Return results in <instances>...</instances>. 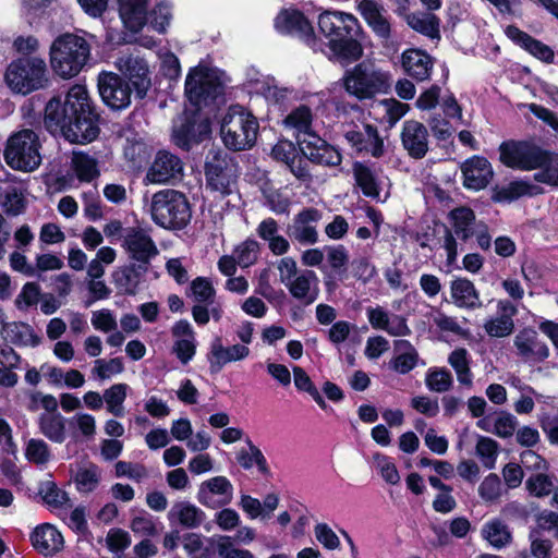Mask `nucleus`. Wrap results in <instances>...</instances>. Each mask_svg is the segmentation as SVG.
I'll return each mask as SVG.
<instances>
[{
    "mask_svg": "<svg viewBox=\"0 0 558 558\" xmlns=\"http://www.w3.org/2000/svg\"><path fill=\"white\" fill-rule=\"evenodd\" d=\"M323 36L328 40L329 58L341 63H351L363 54V48L355 36L360 31L357 19L342 11H325L317 21Z\"/></svg>",
    "mask_w": 558,
    "mask_h": 558,
    "instance_id": "nucleus-1",
    "label": "nucleus"
},
{
    "mask_svg": "<svg viewBox=\"0 0 558 558\" xmlns=\"http://www.w3.org/2000/svg\"><path fill=\"white\" fill-rule=\"evenodd\" d=\"M90 56L88 41L75 34L58 36L49 50L50 66L62 78L76 76L86 65Z\"/></svg>",
    "mask_w": 558,
    "mask_h": 558,
    "instance_id": "nucleus-2",
    "label": "nucleus"
},
{
    "mask_svg": "<svg viewBox=\"0 0 558 558\" xmlns=\"http://www.w3.org/2000/svg\"><path fill=\"white\" fill-rule=\"evenodd\" d=\"M258 129V121L253 113L240 105H234L229 107L221 120L220 136L227 148L240 151L254 146Z\"/></svg>",
    "mask_w": 558,
    "mask_h": 558,
    "instance_id": "nucleus-3",
    "label": "nucleus"
},
{
    "mask_svg": "<svg viewBox=\"0 0 558 558\" xmlns=\"http://www.w3.org/2000/svg\"><path fill=\"white\" fill-rule=\"evenodd\" d=\"M154 222L165 229L181 230L191 220V207L185 195L175 190L155 193L150 203Z\"/></svg>",
    "mask_w": 558,
    "mask_h": 558,
    "instance_id": "nucleus-4",
    "label": "nucleus"
},
{
    "mask_svg": "<svg viewBox=\"0 0 558 558\" xmlns=\"http://www.w3.org/2000/svg\"><path fill=\"white\" fill-rule=\"evenodd\" d=\"M38 135L28 129L13 133L4 149L5 162L15 170L31 172L41 163Z\"/></svg>",
    "mask_w": 558,
    "mask_h": 558,
    "instance_id": "nucleus-5",
    "label": "nucleus"
},
{
    "mask_svg": "<svg viewBox=\"0 0 558 558\" xmlns=\"http://www.w3.org/2000/svg\"><path fill=\"white\" fill-rule=\"evenodd\" d=\"M345 90L359 99L372 98L376 94L387 93L390 75L373 64L360 63L343 76Z\"/></svg>",
    "mask_w": 558,
    "mask_h": 558,
    "instance_id": "nucleus-6",
    "label": "nucleus"
},
{
    "mask_svg": "<svg viewBox=\"0 0 558 558\" xmlns=\"http://www.w3.org/2000/svg\"><path fill=\"white\" fill-rule=\"evenodd\" d=\"M46 63L43 59H19L10 63L5 82L14 93L27 95L44 86Z\"/></svg>",
    "mask_w": 558,
    "mask_h": 558,
    "instance_id": "nucleus-7",
    "label": "nucleus"
},
{
    "mask_svg": "<svg viewBox=\"0 0 558 558\" xmlns=\"http://www.w3.org/2000/svg\"><path fill=\"white\" fill-rule=\"evenodd\" d=\"M236 166L228 154L210 150L205 161L206 186L220 195H229L236 181Z\"/></svg>",
    "mask_w": 558,
    "mask_h": 558,
    "instance_id": "nucleus-8",
    "label": "nucleus"
},
{
    "mask_svg": "<svg viewBox=\"0 0 558 558\" xmlns=\"http://www.w3.org/2000/svg\"><path fill=\"white\" fill-rule=\"evenodd\" d=\"M222 73L203 64L191 69L185 80V95L191 104L201 106L208 98H214L221 87Z\"/></svg>",
    "mask_w": 558,
    "mask_h": 558,
    "instance_id": "nucleus-9",
    "label": "nucleus"
},
{
    "mask_svg": "<svg viewBox=\"0 0 558 558\" xmlns=\"http://www.w3.org/2000/svg\"><path fill=\"white\" fill-rule=\"evenodd\" d=\"M500 161L513 169L534 170L543 167L546 151L529 142H505L499 147Z\"/></svg>",
    "mask_w": 558,
    "mask_h": 558,
    "instance_id": "nucleus-10",
    "label": "nucleus"
},
{
    "mask_svg": "<svg viewBox=\"0 0 558 558\" xmlns=\"http://www.w3.org/2000/svg\"><path fill=\"white\" fill-rule=\"evenodd\" d=\"M275 28L280 34L298 37L314 50L322 48L311 22L299 10H281L275 19Z\"/></svg>",
    "mask_w": 558,
    "mask_h": 558,
    "instance_id": "nucleus-11",
    "label": "nucleus"
},
{
    "mask_svg": "<svg viewBox=\"0 0 558 558\" xmlns=\"http://www.w3.org/2000/svg\"><path fill=\"white\" fill-rule=\"evenodd\" d=\"M114 65L133 85L136 96L144 98L151 84L147 62L137 54L129 53L120 56Z\"/></svg>",
    "mask_w": 558,
    "mask_h": 558,
    "instance_id": "nucleus-12",
    "label": "nucleus"
},
{
    "mask_svg": "<svg viewBox=\"0 0 558 558\" xmlns=\"http://www.w3.org/2000/svg\"><path fill=\"white\" fill-rule=\"evenodd\" d=\"M98 89L104 102L112 109L121 110L131 104V89L116 73L99 74Z\"/></svg>",
    "mask_w": 558,
    "mask_h": 558,
    "instance_id": "nucleus-13",
    "label": "nucleus"
},
{
    "mask_svg": "<svg viewBox=\"0 0 558 558\" xmlns=\"http://www.w3.org/2000/svg\"><path fill=\"white\" fill-rule=\"evenodd\" d=\"M299 147L304 157L314 163L327 167H337L341 163L340 151L316 133L300 138Z\"/></svg>",
    "mask_w": 558,
    "mask_h": 558,
    "instance_id": "nucleus-14",
    "label": "nucleus"
},
{
    "mask_svg": "<svg viewBox=\"0 0 558 558\" xmlns=\"http://www.w3.org/2000/svg\"><path fill=\"white\" fill-rule=\"evenodd\" d=\"M182 173L183 162L181 159L167 150H160L147 170L145 182L165 184L180 179Z\"/></svg>",
    "mask_w": 558,
    "mask_h": 558,
    "instance_id": "nucleus-15",
    "label": "nucleus"
},
{
    "mask_svg": "<svg viewBox=\"0 0 558 558\" xmlns=\"http://www.w3.org/2000/svg\"><path fill=\"white\" fill-rule=\"evenodd\" d=\"M513 347L517 356L526 363H541L549 356L548 345L533 328L521 329L513 339Z\"/></svg>",
    "mask_w": 558,
    "mask_h": 558,
    "instance_id": "nucleus-16",
    "label": "nucleus"
},
{
    "mask_svg": "<svg viewBox=\"0 0 558 558\" xmlns=\"http://www.w3.org/2000/svg\"><path fill=\"white\" fill-rule=\"evenodd\" d=\"M122 247L132 259L140 263H148L158 254L153 239L141 228H129L124 231Z\"/></svg>",
    "mask_w": 558,
    "mask_h": 558,
    "instance_id": "nucleus-17",
    "label": "nucleus"
},
{
    "mask_svg": "<svg viewBox=\"0 0 558 558\" xmlns=\"http://www.w3.org/2000/svg\"><path fill=\"white\" fill-rule=\"evenodd\" d=\"M233 498V486L226 476H215L203 482L197 493L198 501L215 509L227 506Z\"/></svg>",
    "mask_w": 558,
    "mask_h": 558,
    "instance_id": "nucleus-18",
    "label": "nucleus"
},
{
    "mask_svg": "<svg viewBox=\"0 0 558 558\" xmlns=\"http://www.w3.org/2000/svg\"><path fill=\"white\" fill-rule=\"evenodd\" d=\"M251 354L248 347L244 344L225 345L221 338H215L209 345L207 361L210 371L217 373L229 363L239 362L247 359Z\"/></svg>",
    "mask_w": 558,
    "mask_h": 558,
    "instance_id": "nucleus-19",
    "label": "nucleus"
},
{
    "mask_svg": "<svg viewBox=\"0 0 558 558\" xmlns=\"http://www.w3.org/2000/svg\"><path fill=\"white\" fill-rule=\"evenodd\" d=\"M322 219V213L316 208H305L293 218L289 227V235L301 244L312 245L318 241L316 225Z\"/></svg>",
    "mask_w": 558,
    "mask_h": 558,
    "instance_id": "nucleus-20",
    "label": "nucleus"
},
{
    "mask_svg": "<svg viewBox=\"0 0 558 558\" xmlns=\"http://www.w3.org/2000/svg\"><path fill=\"white\" fill-rule=\"evenodd\" d=\"M496 307V315L485 322L484 330L490 337L504 338L511 335L514 329L513 317L518 314V308L505 299L498 300Z\"/></svg>",
    "mask_w": 558,
    "mask_h": 558,
    "instance_id": "nucleus-21",
    "label": "nucleus"
},
{
    "mask_svg": "<svg viewBox=\"0 0 558 558\" xmlns=\"http://www.w3.org/2000/svg\"><path fill=\"white\" fill-rule=\"evenodd\" d=\"M327 264L322 266L324 283L328 291L337 288V282L342 281L349 263V254L344 246H328Z\"/></svg>",
    "mask_w": 558,
    "mask_h": 558,
    "instance_id": "nucleus-22",
    "label": "nucleus"
},
{
    "mask_svg": "<svg viewBox=\"0 0 558 558\" xmlns=\"http://www.w3.org/2000/svg\"><path fill=\"white\" fill-rule=\"evenodd\" d=\"M366 315L374 329L384 330L390 336L403 337L411 332L405 318L395 314L391 315L381 306L367 307Z\"/></svg>",
    "mask_w": 558,
    "mask_h": 558,
    "instance_id": "nucleus-23",
    "label": "nucleus"
},
{
    "mask_svg": "<svg viewBox=\"0 0 558 558\" xmlns=\"http://www.w3.org/2000/svg\"><path fill=\"white\" fill-rule=\"evenodd\" d=\"M464 186L480 191L488 185L493 178V168L484 157L474 156L462 165Z\"/></svg>",
    "mask_w": 558,
    "mask_h": 558,
    "instance_id": "nucleus-24",
    "label": "nucleus"
},
{
    "mask_svg": "<svg viewBox=\"0 0 558 558\" xmlns=\"http://www.w3.org/2000/svg\"><path fill=\"white\" fill-rule=\"evenodd\" d=\"M62 134L71 143L93 142L99 134L97 114L93 111L85 116H78L70 121Z\"/></svg>",
    "mask_w": 558,
    "mask_h": 558,
    "instance_id": "nucleus-25",
    "label": "nucleus"
},
{
    "mask_svg": "<svg viewBox=\"0 0 558 558\" xmlns=\"http://www.w3.org/2000/svg\"><path fill=\"white\" fill-rule=\"evenodd\" d=\"M33 547L44 556H52L63 548V536L49 523L37 525L31 534Z\"/></svg>",
    "mask_w": 558,
    "mask_h": 558,
    "instance_id": "nucleus-26",
    "label": "nucleus"
},
{
    "mask_svg": "<svg viewBox=\"0 0 558 558\" xmlns=\"http://www.w3.org/2000/svg\"><path fill=\"white\" fill-rule=\"evenodd\" d=\"M401 141L404 149L413 158H423L428 150V134L426 128L417 121H405Z\"/></svg>",
    "mask_w": 558,
    "mask_h": 558,
    "instance_id": "nucleus-27",
    "label": "nucleus"
},
{
    "mask_svg": "<svg viewBox=\"0 0 558 558\" xmlns=\"http://www.w3.org/2000/svg\"><path fill=\"white\" fill-rule=\"evenodd\" d=\"M505 34L512 43L520 46L535 58L546 63H553L555 53L549 46L533 38L514 25H508L505 28Z\"/></svg>",
    "mask_w": 558,
    "mask_h": 558,
    "instance_id": "nucleus-28",
    "label": "nucleus"
},
{
    "mask_svg": "<svg viewBox=\"0 0 558 558\" xmlns=\"http://www.w3.org/2000/svg\"><path fill=\"white\" fill-rule=\"evenodd\" d=\"M357 10L376 35L385 39L390 36V22L381 4L374 0H361Z\"/></svg>",
    "mask_w": 558,
    "mask_h": 558,
    "instance_id": "nucleus-29",
    "label": "nucleus"
},
{
    "mask_svg": "<svg viewBox=\"0 0 558 558\" xmlns=\"http://www.w3.org/2000/svg\"><path fill=\"white\" fill-rule=\"evenodd\" d=\"M210 126L205 124L194 125L187 118H180L173 124L172 141L184 149H189L194 143H198L208 135Z\"/></svg>",
    "mask_w": 558,
    "mask_h": 558,
    "instance_id": "nucleus-30",
    "label": "nucleus"
},
{
    "mask_svg": "<svg viewBox=\"0 0 558 558\" xmlns=\"http://www.w3.org/2000/svg\"><path fill=\"white\" fill-rule=\"evenodd\" d=\"M70 173L82 183H92L100 175L97 158L82 150H73Z\"/></svg>",
    "mask_w": 558,
    "mask_h": 558,
    "instance_id": "nucleus-31",
    "label": "nucleus"
},
{
    "mask_svg": "<svg viewBox=\"0 0 558 558\" xmlns=\"http://www.w3.org/2000/svg\"><path fill=\"white\" fill-rule=\"evenodd\" d=\"M402 68L414 80L425 81L430 75L433 60L423 50L408 49L402 53Z\"/></svg>",
    "mask_w": 558,
    "mask_h": 558,
    "instance_id": "nucleus-32",
    "label": "nucleus"
},
{
    "mask_svg": "<svg viewBox=\"0 0 558 558\" xmlns=\"http://www.w3.org/2000/svg\"><path fill=\"white\" fill-rule=\"evenodd\" d=\"M317 282V276L313 270H303L286 287L294 299L311 304L318 296Z\"/></svg>",
    "mask_w": 558,
    "mask_h": 558,
    "instance_id": "nucleus-33",
    "label": "nucleus"
},
{
    "mask_svg": "<svg viewBox=\"0 0 558 558\" xmlns=\"http://www.w3.org/2000/svg\"><path fill=\"white\" fill-rule=\"evenodd\" d=\"M450 295L452 303L460 308L475 310L482 305L478 291L466 278H456L451 281Z\"/></svg>",
    "mask_w": 558,
    "mask_h": 558,
    "instance_id": "nucleus-34",
    "label": "nucleus"
},
{
    "mask_svg": "<svg viewBox=\"0 0 558 558\" xmlns=\"http://www.w3.org/2000/svg\"><path fill=\"white\" fill-rule=\"evenodd\" d=\"M353 175L356 185L365 196L381 201L380 191L383 190L384 182L375 170L364 163L356 162L353 166ZM385 199L386 196L383 201Z\"/></svg>",
    "mask_w": 558,
    "mask_h": 558,
    "instance_id": "nucleus-35",
    "label": "nucleus"
},
{
    "mask_svg": "<svg viewBox=\"0 0 558 558\" xmlns=\"http://www.w3.org/2000/svg\"><path fill=\"white\" fill-rule=\"evenodd\" d=\"M120 17L126 28L138 32L146 22V0H118Z\"/></svg>",
    "mask_w": 558,
    "mask_h": 558,
    "instance_id": "nucleus-36",
    "label": "nucleus"
},
{
    "mask_svg": "<svg viewBox=\"0 0 558 558\" xmlns=\"http://www.w3.org/2000/svg\"><path fill=\"white\" fill-rule=\"evenodd\" d=\"M541 193L539 186L523 180H515L495 189L492 198L496 203H511L520 197L535 196Z\"/></svg>",
    "mask_w": 558,
    "mask_h": 558,
    "instance_id": "nucleus-37",
    "label": "nucleus"
},
{
    "mask_svg": "<svg viewBox=\"0 0 558 558\" xmlns=\"http://www.w3.org/2000/svg\"><path fill=\"white\" fill-rule=\"evenodd\" d=\"M1 336L4 341L15 345L36 347L40 342L34 329L29 325L21 322L3 324Z\"/></svg>",
    "mask_w": 558,
    "mask_h": 558,
    "instance_id": "nucleus-38",
    "label": "nucleus"
},
{
    "mask_svg": "<svg viewBox=\"0 0 558 558\" xmlns=\"http://www.w3.org/2000/svg\"><path fill=\"white\" fill-rule=\"evenodd\" d=\"M481 535L495 549L505 548L512 542L509 526L498 518L486 521L482 526Z\"/></svg>",
    "mask_w": 558,
    "mask_h": 558,
    "instance_id": "nucleus-39",
    "label": "nucleus"
},
{
    "mask_svg": "<svg viewBox=\"0 0 558 558\" xmlns=\"http://www.w3.org/2000/svg\"><path fill=\"white\" fill-rule=\"evenodd\" d=\"M204 512L189 501L175 502L168 512V520L185 527H196L204 520Z\"/></svg>",
    "mask_w": 558,
    "mask_h": 558,
    "instance_id": "nucleus-40",
    "label": "nucleus"
},
{
    "mask_svg": "<svg viewBox=\"0 0 558 558\" xmlns=\"http://www.w3.org/2000/svg\"><path fill=\"white\" fill-rule=\"evenodd\" d=\"M407 24L430 39L440 38V21L432 12H412L405 15Z\"/></svg>",
    "mask_w": 558,
    "mask_h": 558,
    "instance_id": "nucleus-41",
    "label": "nucleus"
},
{
    "mask_svg": "<svg viewBox=\"0 0 558 558\" xmlns=\"http://www.w3.org/2000/svg\"><path fill=\"white\" fill-rule=\"evenodd\" d=\"M396 355L390 361V367L398 374H408L416 367L418 363V353L416 349L407 340L396 342Z\"/></svg>",
    "mask_w": 558,
    "mask_h": 558,
    "instance_id": "nucleus-42",
    "label": "nucleus"
},
{
    "mask_svg": "<svg viewBox=\"0 0 558 558\" xmlns=\"http://www.w3.org/2000/svg\"><path fill=\"white\" fill-rule=\"evenodd\" d=\"M38 424L40 433L49 440L57 444H62L65 440V418L57 411L41 414Z\"/></svg>",
    "mask_w": 558,
    "mask_h": 558,
    "instance_id": "nucleus-43",
    "label": "nucleus"
},
{
    "mask_svg": "<svg viewBox=\"0 0 558 558\" xmlns=\"http://www.w3.org/2000/svg\"><path fill=\"white\" fill-rule=\"evenodd\" d=\"M62 102L68 109L71 120L94 111L90 107L87 89L83 85L72 86Z\"/></svg>",
    "mask_w": 558,
    "mask_h": 558,
    "instance_id": "nucleus-44",
    "label": "nucleus"
},
{
    "mask_svg": "<svg viewBox=\"0 0 558 558\" xmlns=\"http://www.w3.org/2000/svg\"><path fill=\"white\" fill-rule=\"evenodd\" d=\"M372 108L377 120L393 125L407 113L409 106L397 99L389 98L374 104Z\"/></svg>",
    "mask_w": 558,
    "mask_h": 558,
    "instance_id": "nucleus-45",
    "label": "nucleus"
},
{
    "mask_svg": "<svg viewBox=\"0 0 558 558\" xmlns=\"http://www.w3.org/2000/svg\"><path fill=\"white\" fill-rule=\"evenodd\" d=\"M313 114L308 107L299 106L293 109L283 120L287 129L294 131L298 141L306 137L307 134H315L312 132Z\"/></svg>",
    "mask_w": 558,
    "mask_h": 558,
    "instance_id": "nucleus-46",
    "label": "nucleus"
},
{
    "mask_svg": "<svg viewBox=\"0 0 558 558\" xmlns=\"http://www.w3.org/2000/svg\"><path fill=\"white\" fill-rule=\"evenodd\" d=\"M71 118L68 109L63 106L60 97H54L46 106L45 124L50 132H64L69 125Z\"/></svg>",
    "mask_w": 558,
    "mask_h": 558,
    "instance_id": "nucleus-47",
    "label": "nucleus"
},
{
    "mask_svg": "<svg viewBox=\"0 0 558 558\" xmlns=\"http://www.w3.org/2000/svg\"><path fill=\"white\" fill-rule=\"evenodd\" d=\"M449 219L454 234L461 240H468L474 234L475 215L472 209L459 207L450 211Z\"/></svg>",
    "mask_w": 558,
    "mask_h": 558,
    "instance_id": "nucleus-48",
    "label": "nucleus"
},
{
    "mask_svg": "<svg viewBox=\"0 0 558 558\" xmlns=\"http://www.w3.org/2000/svg\"><path fill=\"white\" fill-rule=\"evenodd\" d=\"M207 541L220 558H255L251 550L236 547L231 536L214 535Z\"/></svg>",
    "mask_w": 558,
    "mask_h": 558,
    "instance_id": "nucleus-49",
    "label": "nucleus"
},
{
    "mask_svg": "<svg viewBox=\"0 0 558 558\" xmlns=\"http://www.w3.org/2000/svg\"><path fill=\"white\" fill-rule=\"evenodd\" d=\"M448 363L454 369L461 385L472 386L473 375L470 369L471 355L464 348L454 349L448 356Z\"/></svg>",
    "mask_w": 558,
    "mask_h": 558,
    "instance_id": "nucleus-50",
    "label": "nucleus"
},
{
    "mask_svg": "<svg viewBox=\"0 0 558 558\" xmlns=\"http://www.w3.org/2000/svg\"><path fill=\"white\" fill-rule=\"evenodd\" d=\"M271 156L274 159L278 161L284 162L292 173L299 178L304 179L307 173L302 167H294V162L298 159L296 149L292 142L290 141H279L271 149Z\"/></svg>",
    "mask_w": 558,
    "mask_h": 558,
    "instance_id": "nucleus-51",
    "label": "nucleus"
},
{
    "mask_svg": "<svg viewBox=\"0 0 558 558\" xmlns=\"http://www.w3.org/2000/svg\"><path fill=\"white\" fill-rule=\"evenodd\" d=\"M129 386L120 383L114 384L104 392V401L106 403L107 411L118 417L124 415L123 403L128 396Z\"/></svg>",
    "mask_w": 558,
    "mask_h": 558,
    "instance_id": "nucleus-52",
    "label": "nucleus"
},
{
    "mask_svg": "<svg viewBox=\"0 0 558 558\" xmlns=\"http://www.w3.org/2000/svg\"><path fill=\"white\" fill-rule=\"evenodd\" d=\"M101 471L93 463L80 468L75 474L74 483L80 493H90L95 490L100 482Z\"/></svg>",
    "mask_w": 558,
    "mask_h": 558,
    "instance_id": "nucleus-53",
    "label": "nucleus"
},
{
    "mask_svg": "<svg viewBox=\"0 0 558 558\" xmlns=\"http://www.w3.org/2000/svg\"><path fill=\"white\" fill-rule=\"evenodd\" d=\"M247 450L242 449L238 453L236 460L239 464L245 470L256 466L262 474H267L268 465L263 452L250 439H247Z\"/></svg>",
    "mask_w": 558,
    "mask_h": 558,
    "instance_id": "nucleus-54",
    "label": "nucleus"
},
{
    "mask_svg": "<svg viewBox=\"0 0 558 558\" xmlns=\"http://www.w3.org/2000/svg\"><path fill=\"white\" fill-rule=\"evenodd\" d=\"M233 255L241 268H247L257 262L259 244L253 239H246L234 247Z\"/></svg>",
    "mask_w": 558,
    "mask_h": 558,
    "instance_id": "nucleus-55",
    "label": "nucleus"
},
{
    "mask_svg": "<svg viewBox=\"0 0 558 558\" xmlns=\"http://www.w3.org/2000/svg\"><path fill=\"white\" fill-rule=\"evenodd\" d=\"M452 383V375L446 368L432 367L426 372L425 384L430 391H448Z\"/></svg>",
    "mask_w": 558,
    "mask_h": 558,
    "instance_id": "nucleus-56",
    "label": "nucleus"
},
{
    "mask_svg": "<svg viewBox=\"0 0 558 558\" xmlns=\"http://www.w3.org/2000/svg\"><path fill=\"white\" fill-rule=\"evenodd\" d=\"M130 529L134 534L142 536H154L158 531L156 519L145 510L136 511L133 514Z\"/></svg>",
    "mask_w": 558,
    "mask_h": 558,
    "instance_id": "nucleus-57",
    "label": "nucleus"
},
{
    "mask_svg": "<svg viewBox=\"0 0 558 558\" xmlns=\"http://www.w3.org/2000/svg\"><path fill=\"white\" fill-rule=\"evenodd\" d=\"M123 369L124 365L120 357H113L110 360L97 359L94 362L92 374L99 380H106L121 374Z\"/></svg>",
    "mask_w": 558,
    "mask_h": 558,
    "instance_id": "nucleus-58",
    "label": "nucleus"
},
{
    "mask_svg": "<svg viewBox=\"0 0 558 558\" xmlns=\"http://www.w3.org/2000/svg\"><path fill=\"white\" fill-rule=\"evenodd\" d=\"M373 465L386 483L397 485L400 482V474L390 457L376 453L373 457Z\"/></svg>",
    "mask_w": 558,
    "mask_h": 558,
    "instance_id": "nucleus-59",
    "label": "nucleus"
},
{
    "mask_svg": "<svg viewBox=\"0 0 558 558\" xmlns=\"http://www.w3.org/2000/svg\"><path fill=\"white\" fill-rule=\"evenodd\" d=\"M25 457L29 462L36 465H45L49 462L51 453L46 441L32 438L26 442Z\"/></svg>",
    "mask_w": 558,
    "mask_h": 558,
    "instance_id": "nucleus-60",
    "label": "nucleus"
},
{
    "mask_svg": "<svg viewBox=\"0 0 558 558\" xmlns=\"http://www.w3.org/2000/svg\"><path fill=\"white\" fill-rule=\"evenodd\" d=\"M476 454L486 469H494L498 456L497 441L488 437H480L476 444Z\"/></svg>",
    "mask_w": 558,
    "mask_h": 558,
    "instance_id": "nucleus-61",
    "label": "nucleus"
},
{
    "mask_svg": "<svg viewBox=\"0 0 558 558\" xmlns=\"http://www.w3.org/2000/svg\"><path fill=\"white\" fill-rule=\"evenodd\" d=\"M25 407L31 412L44 409L48 412H56L58 409V400L52 395H45L40 391H31L26 396Z\"/></svg>",
    "mask_w": 558,
    "mask_h": 558,
    "instance_id": "nucleus-62",
    "label": "nucleus"
},
{
    "mask_svg": "<svg viewBox=\"0 0 558 558\" xmlns=\"http://www.w3.org/2000/svg\"><path fill=\"white\" fill-rule=\"evenodd\" d=\"M538 168L541 171L534 174L535 181L558 186V155H549L546 153L543 167Z\"/></svg>",
    "mask_w": 558,
    "mask_h": 558,
    "instance_id": "nucleus-63",
    "label": "nucleus"
},
{
    "mask_svg": "<svg viewBox=\"0 0 558 558\" xmlns=\"http://www.w3.org/2000/svg\"><path fill=\"white\" fill-rule=\"evenodd\" d=\"M182 545L190 558H211L209 549L204 546L203 536L197 533H186L182 537Z\"/></svg>",
    "mask_w": 558,
    "mask_h": 558,
    "instance_id": "nucleus-64",
    "label": "nucleus"
}]
</instances>
